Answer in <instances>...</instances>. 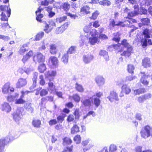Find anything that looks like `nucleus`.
<instances>
[{
    "label": "nucleus",
    "mask_w": 152,
    "mask_h": 152,
    "mask_svg": "<svg viewBox=\"0 0 152 152\" xmlns=\"http://www.w3.org/2000/svg\"><path fill=\"white\" fill-rule=\"evenodd\" d=\"M151 3L152 4V0H145L141 2L140 4L141 6H142L144 5L145 6L150 5Z\"/></svg>",
    "instance_id": "obj_48"
},
{
    "label": "nucleus",
    "mask_w": 152,
    "mask_h": 152,
    "mask_svg": "<svg viewBox=\"0 0 152 152\" xmlns=\"http://www.w3.org/2000/svg\"><path fill=\"white\" fill-rule=\"evenodd\" d=\"M39 78L40 80L39 83L41 85L43 86L45 83V81L44 80L43 75H41L39 76Z\"/></svg>",
    "instance_id": "obj_62"
},
{
    "label": "nucleus",
    "mask_w": 152,
    "mask_h": 152,
    "mask_svg": "<svg viewBox=\"0 0 152 152\" xmlns=\"http://www.w3.org/2000/svg\"><path fill=\"white\" fill-rule=\"evenodd\" d=\"M0 109L2 111L7 113L11 111V107L9 103L5 102L1 104Z\"/></svg>",
    "instance_id": "obj_6"
},
{
    "label": "nucleus",
    "mask_w": 152,
    "mask_h": 152,
    "mask_svg": "<svg viewBox=\"0 0 152 152\" xmlns=\"http://www.w3.org/2000/svg\"><path fill=\"white\" fill-rule=\"evenodd\" d=\"M38 76V73L37 72H35L33 74L32 80L33 83L32 86L30 87L31 89H33L35 88L36 86L37 79Z\"/></svg>",
    "instance_id": "obj_21"
},
{
    "label": "nucleus",
    "mask_w": 152,
    "mask_h": 152,
    "mask_svg": "<svg viewBox=\"0 0 152 152\" xmlns=\"http://www.w3.org/2000/svg\"><path fill=\"white\" fill-rule=\"evenodd\" d=\"M91 99L90 97L89 99H85L82 100L81 102L85 107H90L91 105Z\"/></svg>",
    "instance_id": "obj_28"
},
{
    "label": "nucleus",
    "mask_w": 152,
    "mask_h": 152,
    "mask_svg": "<svg viewBox=\"0 0 152 152\" xmlns=\"http://www.w3.org/2000/svg\"><path fill=\"white\" fill-rule=\"evenodd\" d=\"M141 73L142 74V76L140 79V81L145 85H148V82L146 80V79L148 77L149 75L145 74L144 72H141Z\"/></svg>",
    "instance_id": "obj_18"
},
{
    "label": "nucleus",
    "mask_w": 152,
    "mask_h": 152,
    "mask_svg": "<svg viewBox=\"0 0 152 152\" xmlns=\"http://www.w3.org/2000/svg\"><path fill=\"white\" fill-rule=\"evenodd\" d=\"M9 142L7 138H3L0 140V152H4L5 145Z\"/></svg>",
    "instance_id": "obj_8"
},
{
    "label": "nucleus",
    "mask_w": 152,
    "mask_h": 152,
    "mask_svg": "<svg viewBox=\"0 0 152 152\" xmlns=\"http://www.w3.org/2000/svg\"><path fill=\"white\" fill-rule=\"evenodd\" d=\"M70 6V4L68 2H65L63 4L61 7L64 11H67L69 9Z\"/></svg>",
    "instance_id": "obj_40"
},
{
    "label": "nucleus",
    "mask_w": 152,
    "mask_h": 152,
    "mask_svg": "<svg viewBox=\"0 0 152 152\" xmlns=\"http://www.w3.org/2000/svg\"><path fill=\"white\" fill-rule=\"evenodd\" d=\"M91 99V101L93 102L94 104L97 108L100 105L101 101L99 98L96 97L95 95H94L92 97H90Z\"/></svg>",
    "instance_id": "obj_16"
},
{
    "label": "nucleus",
    "mask_w": 152,
    "mask_h": 152,
    "mask_svg": "<svg viewBox=\"0 0 152 152\" xmlns=\"http://www.w3.org/2000/svg\"><path fill=\"white\" fill-rule=\"evenodd\" d=\"M50 63L53 68H56L58 66V58L54 56H51L49 59Z\"/></svg>",
    "instance_id": "obj_11"
},
{
    "label": "nucleus",
    "mask_w": 152,
    "mask_h": 152,
    "mask_svg": "<svg viewBox=\"0 0 152 152\" xmlns=\"http://www.w3.org/2000/svg\"><path fill=\"white\" fill-rule=\"evenodd\" d=\"M120 47H124L127 49L126 51H124L121 54L122 56H127L128 57L131 54V53L132 50V46L130 45L127 42V40L124 39L121 42V44L118 43L114 45V47L115 49H117L120 48Z\"/></svg>",
    "instance_id": "obj_1"
},
{
    "label": "nucleus",
    "mask_w": 152,
    "mask_h": 152,
    "mask_svg": "<svg viewBox=\"0 0 152 152\" xmlns=\"http://www.w3.org/2000/svg\"><path fill=\"white\" fill-rule=\"evenodd\" d=\"M48 94V91L46 89H43L39 92L40 96H43L46 95Z\"/></svg>",
    "instance_id": "obj_59"
},
{
    "label": "nucleus",
    "mask_w": 152,
    "mask_h": 152,
    "mask_svg": "<svg viewBox=\"0 0 152 152\" xmlns=\"http://www.w3.org/2000/svg\"><path fill=\"white\" fill-rule=\"evenodd\" d=\"M140 21L144 25H148L150 23V20L148 18H144L141 19Z\"/></svg>",
    "instance_id": "obj_44"
},
{
    "label": "nucleus",
    "mask_w": 152,
    "mask_h": 152,
    "mask_svg": "<svg viewBox=\"0 0 152 152\" xmlns=\"http://www.w3.org/2000/svg\"><path fill=\"white\" fill-rule=\"evenodd\" d=\"M96 81L99 86H101L104 85V78L102 76H98L96 79Z\"/></svg>",
    "instance_id": "obj_27"
},
{
    "label": "nucleus",
    "mask_w": 152,
    "mask_h": 152,
    "mask_svg": "<svg viewBox=\"0 0 152 152\" xmlns=\"http://www.w3.org/2000/svg\"><path fill=\"white\" fill-rule=\"evenodd\" d=\"M142 63L144 67L146 68L150 66L151 62L149 58L146 57L142 60Z\"/></svg>",
    "instance_id": "obj_23"
},
{
    "label": "nucleus",
    "mask_w": 152,
    "mask_h": 152,
    "mask_svg": "<svg viewBox=\"0 0 152 152\" xmlns=\"http://www.w3.org/2000/svg\"><path fill=\"white\" fill-rule=\"evenodd\" d=\"M93 58L94 56L93 55L88 54L83 56V60L85 64H88L93 60Z\"/></svg>",
    "instance_id": "obj_10"
},
{
    "label": "nucleus",
    "mask_w": 152,
    "mask_h": 152,
    "mask_svg": "<svg viewBox=\"0 0 152 152\" xmlns=\"http://www.w3.org/2000/svg\"><path fill=\"white\" fill-rule=\"evenodd\" d=\"M75 46H71L66 52L68 54H71L74 53L75 51Z\"/></svg>",
    "instance_id": "obj_54"
},
{
    "label": "nucleus",
    "mask_w": 152,
    "mask_h": 152,
    "mask_svg": "<svg viewBox=\"0 0 152 152\" xmlns=\"http://www.w3.org/2000/svg\"><path fill=\"white\" fill-rule=\"evenodd\" d=\"M152 32L151 30L147 28L145 29L143 31V34L144 37V39L148 38L151 37Z\"/></svg>",
    "instance_id": "obj_26"
},
{
    "label": "nucleus",
    "mask_w": 152,
    "mask_h": 152,
    "mask_svg": "<svg viewBox=\"0 0 152 152\" xmlns=\"http://www.w3.org/2000/svg\"><path fill=\"white\" fill-rule=\"evenodd\" d=\"M46 69V66L44 64L39 65L38 67V69L40 73H43Z\"/></svg>",
    "instance_id": "obj_43"
},
{
    "label": "nucleus",
    "mask_w": 152,
    "mask_h": 152,
    "mask_svg": "<svg viewBox=\"0 0 152 152\" xmlns=\"http://www.w3.org/2000/svg\"><path fill=\"white\" fill-rule=\"evenodd\" d=\"M50 82L48 83V90H50L51 91H53L55 90V87L52 80L49 79Z\"/></svg>",
    "instance_id": "obj_34"
},
{
    "label": "nucleus",
    "mask_w": 152,
    "mask_h": 152,
    "mask_svg": "<svg viewBox=\"0 0 152 152\" xmlns=\"http://www.w3.org/2000/svg\"><path fill=\"white\" fill-rule=\"evenodd\" d=\"M28 48L27 47H25L23 46L20 48V53L21 55H23L24 53L28 50Z\"/></svg>",
    "instance_id": "obj_50"
},
{
    "label": "nucleus",
    "mask_w": 152,
    "mask_h": 152,
    "mask_svg": "<svg viewBox=\"0 0 152 152\" xmlns=\"http://www.w3.org/2000/svg\"><path fill=\"white\" fill-rule=\"evenodd\" d=\"M0 39L3 40L5 41H7L10 39V37L8 36L0 35Z\"/></svg>",
    "instance_id": "obj_58"
},
{
    "label": "nucleus",
    "mask_w": 152,
    "mask_h": 152,
    "mask_svg": "<svg viewBox=\"0 0 152 152\" xmlns=\"http://www.w3.org/2000/svg\"><path fill=\"white\" fill-rule=\"evenodd\" d=\"M136 10L132 11L131 12H128V15L130 17H133L137 15L139 12V9L138 8H136Z\"/></svg>",
    "instance_id": "obj_45"
},
{
    "label": "nucleus",
    "mask_w": 152,
    "mask_h": 152,
    "mask_svg": "<svg viewBox=\"0 0 152 152\" xmlns=\"http://www.w3.org/2000/svg\"><path fill=\"white\" fill-rule=\"evenodd\" d=\"M99 3L101 5L106 6H108L111 4L110 1L107 0H103L100 1L99 2Z\"/></svg>",
    "instance_id": "obj_41"
},
{
    "label": "nucleus",
    "mask_w": 152,
    "mask_h": 152,
    "mask_svg": "<svg viewBox=\"0 0 152 152\" xmlns=\"http://www.w3.org/2000/svg\"><path fill=\"white\" fill-rule=\"evenodd\" d=\"M122 91H124L126 94H129L131 91V89L126 85H124L122 87Z\"/></svg>",
    "instance_id": "obj_39"
},
{
    "label": "nucleus",
    "mask_w": 152,
    "mask_h": 152,
    "mask_svg": "<svg viewBox=\"0 0 152 152\" xmlns=\"http://www.w3.org/2000/svg\"><path fill=\"white\" fill-rule=\"evenodd\" d=\"M152 132V129L149 126H146L142 128L140 132L141 137L146 139L149 137Z\"/></svg>",
    "instance_id": "obj_2"
},
{
    "label": "nucleus",
    "mask_w": 152,
    "mask_h": 152,
    "mask_svg": "<svg viewBox=\"0 0 152 152\" xmlns=\"http://www.w3.org/2000/svg\"><path fill=\"white\" fill-rule=\"evenodd\" d=\"M107 98L111 102H113L114 100L117 101L119 100L118 94L114 91L110 92V95L107 97Z\"/></svg>",
    "instance_id": "obj_5"
},
{
    "label": "nucleus",
    "mask_w": 152,
    "mask_h": 152,
    "mask_svg": "<svg viewBox=\"0 0 152 152\" xmlns=\"http://www.w3.org/2000/svg\"><path fill=\"white\" fill-rule=\"evenodd\" d=\"M99 54L104 57L106 61L109 60V57L108 55L107 52L104 50H101L99 52Z\"/></svg>",
    "instance_id": "obj_24"
},
{
    "label": "nucleus",
    "mask_w": 152,
    "mask_h": 152,
    "mask_svg": "<svg viewBox=\"0 0 152 152\" xmlns=\"http://www.w3.org/2000/svg\"><path fill=\"white\" fill-rule=\"evenodd\" d=\"M27 81L25 79L20 78L16 83V86L17 88H21L26 85Z\"/></svg>",
    "instance_id": "obj_9"
},
{
    "label": "nucleus",
    "mask_w": 152,
    "mask_h": 152,
    "mask_svg": "<svg viewBox=\"0 0 152 152\" xmlns=\"http://www.w3.org/2000/svg\"><path fill=\"white\" fill-rule=\"evenodd\" d=\"M75 88L76 90L80 92H82L84 91V89L82 85L77 83L75 84Z\"/></svg>",
    "instance_id": "obj_49"
},
{
    "label": "nucleus",
    "mask_w": 152,
    "mask_h": 152,
    "mask_svg": "<svg viewBox=\"0 0 152 152\" xmlns=\"http://www.w3.org/2000/svg\"><path fill=\"white\" fill-rule=\"evenodd\" d=\"M136 78L135 76H127L126 78V81H131Z\"/></svg>",
    "instance_id": "obj_64"
},
{
    "label": "nucleus",
    "mask_w": 152,
    "mask_h": 152,
    "mask_svg": "<svg viewBox=\"0 0 152 152\" xmlns=\"http://www.w3.org/2000/svg\"><path fill=\"white\" fill-rule=\"evenodd\" d=\"M1 19L2 21H8V18L7 17L6 14L4 12H2L1 15Z\"/></svg>",
    "instance_id": "obj_61"
},
{
    "label": "nucleus",
    "mask_w": 152,
    "mask_h": 152,
    "mask_svg": "<svg viewBox=\"0 0 152 152\" xmlns=\"http://www.w3.org/2000/svg\"><path fill=\"white\" fill-rule=\"evenodd\" d=\"M9 138L8 137H6L8 138V140L9 141L13 140L14 139L17 137V136L15 134L14 132H11L9 133Z\"/></svg>",
    "instance_id": "obj_33"
},
{
    "label": "nucleus",
    "mask_w": 152,
    "mask_h": 152,
    "mask_svg": "<svg viewBox=\"0 0 152 152\" xmlns=\"http://www.w3.org/2000/svg\"><path fill=\"white\" fill-rule=\"evenodd\" d=\"M145 88H141L134 91V93L135 95L143 93L145 92Z\"/></svg>",
    "instance_id": "obj_51"
},
{
    "label": "nucleus",
    "mask_w": 152,
    "mask_h": 152,
    "mask_svg": "<svg viewBox=\"0 0 152 152\" xmlns=\"http://www.w3.org/2000/svg\"><path fill=\"white\" fill-rule=\"evenodd\" d=\"M30 92L28 91H21V95L20 96V98L18 99H17L15 102V103L16 104H23L25 103L26 101L25 100L23 99V98L24 97V95L25 94H27L28 93H30Z\"/></svg>",
    "instance_id": "obj_4"
},
{
    "label": "nucleus",
    "mask_w": 152,
    "mask_h": 152,
    "mask_svg": "<svg viewBox=\"0 0 152 152\" xmlns=\"http://www.w3.org/2000/svg\"><path fill=\"white\" fill-rule=\"evenodd\" d=\"M33 54V53L32 50H30L26 55L23 56L22 60V62L25 63L32 56Z\"/></svg>",
    "instance_id": "obj_17"
},
{
    "label": "nucleus",
    "mask_w": 152,
    "mask_h": 152,
    "mask_svg": "<svg viewBox=\"0 0 152 152\" xmlns=\"http://www.w3.org/2000/svg\"><path fill=\"white\" fill-rule=\"evenodd\" d=\"M0 9L1 10L7 13V15L8 17H9L11 14V9L9 8L8 6L5 5H1L0 6Z\"/></svg>",
    "instance_id": "obj_14"
},
{
    "label": "nucleus",
    "mask_w": 152,
    "mask_h": 152,
    "mask_svg": "<svg viewBox=\"0 0 152 152\" xmlns=\"http://www.w3.org/2000/svg\"><path fill=\"white\" fill-rule=\"evenodd\" d=\"M68 24L67 23H65L64 25L61 27L57 28L55 31V33L57 34H60L62 33L66 29Z\"/></svg>",
    "instance_id": "obj_19"
},
{
    "label": "nucleus",
    "mask_w": 152,
    "mask_h": 152,
    "mask_svg": "<svg viewBox=\"0 0 152 152\" xmlns=\"http://www.w3.org/2000/svg\"><path fill=\"white\" fill-rule=\"evenodd\" d=\"M90 35L92 36V37H98L99 35V33L96 32V31L95 29H93L90 32L89 37Z\"/></svg>",
    "instance_id": "obj_42"
},
{
    "label": "nucleus",
    "mask_w": 152,
    "mask_h": 152,
    "mask_svg": "<svg viewBox=\"0 0 152 152\" xmlns=\"http://www.w3.org/2000/svg\"><path fill=\"white\" fill-rule=\"evenodd\" d=\"M142 44L143 48H145L147 45V43L149 45H152V43L151 39H143L142 41Z\"/></svg>",
    "instance_id": "obj_30"
},
{
    "label": "nucleus",
    "mask_w": 152,
    "mask_h": 152,
    "mask_svg": "<svg viewBox=\"0 0 152 152\" xmlns=\"http://www.w3.org/2000/svg\"><path fill=\"white\" fill-rule=\"evenodd\" d=\"M41 9L40 7L38 8L36 12V20L38 21L41 22L42 20L41 18L43 17V15L40 13Z\"/></svg>",
    "instance_id": "obj_25"
},
{
    "label": "nucleus",
    "mask_w": 152,
    "mask_h": 152,
    "mask_svg": "<svg viewBox=\"0 0 152 152\" xmlns=\"http://www.w3.org/2000/svg\"><path fill=\"white\" fill-rule=\"evenodd\" d=\"M98 38L96 37H91L89 38V42L92 45H94L95 43L98 42Z\"/></svg>",
    "instance_id": "obj_37"
},
{
    "label": "nucleus",
    "mask_w": 152,
    "mask_h": 152,
    "mask_svg": "<svg viewBox=\"0 0 152 152\" xmlns=\"http://www.w3.org/2000/svg\"><path fill=\"white\" fill-rule=\"evenodd\" d=\"M69 54L65 53L62 56L61 61L65 64H67L68 61Z\"/></svg>",
    "instance_id": "obj_35"
},
{
    "label": "nucleus",
    "mask_w": 152,
    "mask_h": 152,
    "mask_svg": "<svg viewBox=\"0 0 152 152\" xmlns=\"http://www.w3.org/2000/svg\"><path fill=\"white\" fill-rule=\"evenodd\" d=\"M21 113L19 109H17L16 112L14 113L13 116V118L16 122H18L21 118Z\"/></svg>",
    "instance_id": "obj_13"
},
{
    "label": "nucleus",
    "mask_w": 152,
    "mask_h": 152,
    "mask_svg": "<svg viewBox=\"0 0 152 152\" xmlns=\"http://www.w3.org/2000/svg\"><path fill=\"white\" fill-rule=\"evenodd\" d=\"M63 144L64 146H66L68 145L71 144L72 142V140L69 137H66L63 139Z\"/></svg>",
    "instance_id": "obj_32"
},
{
    "label": "nucleus",
    "mask_w": 152,
    "mask_h": 152,
    "mask_svg": "<svg viewBox=\"0 0 152 152\" xmlns=\"http://www.w3.org/2000/svg\"><path fill=\"white\" fill-rule=\"evenodd\" d=\"M99 14V12L97 11H95L92 14V16L91 17V19L95 20L96 19Z\"/></svg>",
    "instance_id": "obj_60"
},
{
    "label": "nucleus",
    "mask_w": 152,
    "mask_h": 152,
    "mask_svg": "<svg viewBox=\"0 0 152 152\" xmlns=\"http://www.w3.org/2000/svg\"><path fill=\"white\" fill-rule=\"evenodd\" d=\"M57 52V46L56 45L52 44L50 45V52L52 54H55Z\"/></svg>",
    "instance_id": "obj_20"
},
{
    "label": "nucleus",
    "mask_w": 152,
    "mask_h": 152,
    "mask_svg": "<svg viewBox=\"0 0 152 152\" xmlns=\"http://www.w3.org/2000/svg\"><path fill=\"white\" fill-rule=\"evenodd\" d=\"M55 23L53 20H51L49 21V24H46L44 30L47 33H48L52 29V26H55Z\"/></svg>",
    "instance_id": "obj_12"
},
{
    "label": "nucleus",
    "mask_w": 152,
    "mask_h": 152,
    "mask_svg": "<svg viewBox=\"0 0 152 152\" xmlns=\"http://www.w3.org/2000/svg\"><path fill=\"white\" fill-rule=\"evenodd\" d=\"M45 59V56L40 53H38L36 54H35L33 58V61L36 63L37 62H43Z\"/></svg>",
    "instance_id": "obj_3"
},
{
    "label": "nucleus",
    "mask_w": 152,
    "mask_h": 152,
    "mask_svg": "<svg viewBox=\"0 0 152 152\" xmlns=\"http://www.w3.org/2000/svg\"><path fill=\"white\" fill-rule=\"evenodd\" d=\"M109 150L110 152H115L117 150L116 145H110Z\"/></svg>",
    "instance_id": "obj_55"
},
{
    "label": "nucleus",
    "mask_w": 152,
    "mask_h": 152,
    "mask_svg": "<svg viewBox=\"0 0 152 152\" xmlns=\"http://www.w3.org/2000/svg\"><path fill=\"white\" fill-rule=\"evenodd\" d=\"M90 8L87 6H84L81 9V11L84 14H87L89 12Z\"/></svg>",
    "instance_id": "obj_47"
},
{
    "label": "nucleus",
    "mask_w": 152,
    "mask_h": 152,
    "mask_svg": "<svg viewBox=\"0 0 152 152\" xmlns=\"http://www.w3.org/2000/svg\"><path fill=\"white\" fill-rule=\"evenodd\" d=\"M134 69V67L133 65L131 64L128 65L127 70L129 73H133Z\"/></svg>",
    "instance_id": "obj_56"
},
{
    "label": "nucleus",
    "mask_w": 152,
    "mask_h": 152,
    "mask_svg": "<svg viewBox=\"0 0 152 152\" xmlns=\"http://www.w3.org/2000/svg\"><path fill=\"white\" fill-rule=\"evenodd\" d=\"M74 140L76 144L80 143L81 141V137L80 136L78 135L75 136L74 138Z\"/></svg>",
    "instance_id": "obj_52"
},
{
    "label": "nucleus",
    "mask_w": 152,
    "mask_h": 152,
    "mask_svg": "<svg viewBox=\"0 0 152 152\" xmlns=\"http://www.w3.org/2000/svg\"><path fill=\"white\" fill-rule=\"evenodd\" d=\"M44 34L43 32H42L38 33L36 35L35 40L36 41L39 40L41 39Z\"/></svg>",
    "instance_id": "obj_53"
},
{
    "label": "nucleus",
    "mask_w": 152,
    "mask_h": 152,
    "mask_svg": "<svg viewBox=\"0 0 152 152\" xmlns=\"http://www.w3.org/2000/svg\"><path fill=\"white\" fill-rule=\"evenodd\" d=\"M67 18L66 16H64L63 17H61L58 18L56 19V22L57 23H61L64 21Z\"/></svg>",
    "instance_id": "obj_57"
},
{
    "label": "nucleus",
    "mask_w": 152,
    "mask_h": 152,
    "mask_svg": "<svg viewBox=\"0 0 152 152\" xmlns=\"http://www.w3.org/2000/svg\"><path fill=\"white\" fill-rule=\"evenodd\" d=\"M56 72L53 71H49L45 73V75L46 77L49 78V77H51V79H53L52 77L56 75Z\"/></svg>",
    "instance_id": "obj_31"
},
{
    "label": "nucleus",
    "mask_w": 152,
    "mask_h": 152,
    "mask_svg": "<svg viewBox=\"0 0 152 152\" xmlns=\"http://www.w3.org/2000/svg\"><path fill=\"white\" fill-rule=\"evenodd\" d=\"M79 128L77 125H74L71 128V132L72 134H75V133L79 132Z\"/></svg>",
    "instance_id": "obj_38"
},
{
    "label": "nucleus",
    "mask_w": 152,
    "mask_h": 152,
    "mask_svg": "<svg viewBox=\"0 0 152 152\" xmlns=\"http://www.w3.org/2000/svg\"><path fill=\"white\" fill-rule=\"evenodd\" d=\"M69 98L70 99H73L75 102H77L80 101V99L79 95L77 94H74L72 96L70 97Z\"/></svg>",
    "instance_id": "obj_46"
},
{
    "label": "nucleus",
    "mask_w": 152,
    "mask_h": 152,
    "mask_svg": "<svg viewBox=\"0 0 152 152\" xmlns=\"http://www.w3.org/2000/svg\"><path fill=\"white\" fill-rule=\"evenodd\" d=\"M24 108L26 110L31 113H32L34 111V108L32 107V104L29 102L25 104Z\"/></svg>",
    "instance_id": "obj_22"
},
{
    "label": "nucleus",
    "mask_w": 152,
    "mask_h": 152,
    "mask_svg": "<svg viewBox=\"0 0 152 152\" xmlns=\"http://www.w3.org/2000/svg\"><path fill=\"white\" fill-rule=\"evenodd\" d=\"M10 83L7 82L5 83L3 86L2 90V92L4 94H7L9 93V89L10 92H13L14 89L12 87H10Z\"/></svg>",
    "instance_id": "obj_7"
},
{
    "label": "nucleus",
    "mask_w": 152,
    "mask_h": 152,
    "mask_svg": "<svg viewBox=\"0 0 152 152\" xmlns=\"http://www.w3.org/2000/svg\"><path fill=\"white\" fill-rule=\"evenodd\" d=\"M123 23L119 21L118 22H115L113 19H110L109 22V28L111 29L113 28L115 26H119L121 25Z\"/></svg>",
    "instance_id": "obj_15"
},
{
    "label": "nucleus",
    "mask_w": 152,
    "mask_h": 152,
    "mask_svg": "<svg viewBox=\"0 0 152 152\" xmlns=\"http://www.w3.org/2000/svg\"><path fill=\"white\" fill-rule=\"evenodd\" d=\"M32 124L35 128H40L41 125V121L37 119L34 120L32 121Z\"/></svg>",
    "instance_id": "obj_29"
},
{
    "label": "nucleus",
    "mask_w": 152,
    "mask_h": 152,
    "mask_svg": "<svg viewBox=\"0 0 152 152\" xmlns=\"http://www.w3.org/2000/svg\"><path fill=\"white\" fill-rule=\"evenodd\" d=\"M149 96V97H151V95H145L144 96H140L138 97V101L140 103L143 102L144 100H146V99H148V97Z\"/></svg>",
    "instance_id": "obj_36"
},
{
    "label": "nucleus",
    "mask_w": 152,
    "mask_h": 152,
    "mask_svg": "<svg viewBox=\"0 0 152 152\" xmlns=\"http://www.w3.org/2000/svg\"><path fill=\"white\" fill-rule=\"evenodd\" d=\"M127 26L128 27L133 28L130 31V32L132 33L133 32L134 30L137 29L138 28L137 27H136L133 25L128 24V23H127Z\"/></svg>",
    "instance_id": "obj_63"
}]
</instances>
